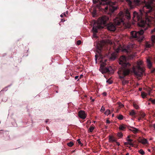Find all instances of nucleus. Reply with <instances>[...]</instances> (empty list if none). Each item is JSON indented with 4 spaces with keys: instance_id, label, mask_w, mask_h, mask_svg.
I'll return each instance as SVG.
<instances>
[{
    "instance_id": "nucleus-37",
    "label": "nucleus",
    "mask_w": 155,
    "mask_h": 155,
    "mask_svg": "<svg viewBox=\"0 0 155 155\" xmlns=\"http://www.w3.org/2000/svg\"><path fill=\"white\" fill-rule=\"evenodd\" d=\"M105 110V108L103 106H102L101 109V111L104 112Z\"/></svg>"
},
{
    "instance_id": "nucleus-10",
    "label": "nucleus",
    "mask_w": 155,
    "mask_h": 155,
    "mask_svg": "<svg viewBox=\"0 0 155 155\" xmlns=\"http://www.w3.org/2000/svg\"><path fill=\"white\" fill-rule=\"evenodd\" d=\"M79 117L81 118L84 119L87 116V114L85 113L84 111L83 110H80L78 113Z\"/></svg>"
},
{
    "instance_id": "nucleus-42",
    "label": "nucleus",
    "mask_w": 155,
    "mask_h": 155,
    "mask_svg": "<svg viewBox=\"0 0 155 155\" xmlns=\"http://www.w3.org/2000/svg\"><path fill=\"white\" fill-rule=\"evenodd\" d=\"M155 32V27L151 31V33L152 34H154V32Z\"/></svg>"
},
{
    "instance_id": "nucleus-46",
    "label": "nucleus",
    "mask_w": 155,
    "mask_h": 155,
    "mask_svg": "<svg viewBox=\"0 0 155 155\" xmlns=\"http://www.w3.org/2000/svg\"><path fill=\"white\" fill-rule=\"evenodd\" d=\"M78 77H79V76H77L75 77L74 78L75 80H76L78 78Z\"/></svg>"
},
{
    "instance_id": "nucleus-17",
    "label": "nucleus",
    "mask_w": 155,
    "mask_h": 155,
    "mask_svg": "<svg viewBox=\"0 0 155 155\" xmlns=\"http://www.w3.org/2000/svg\"><path fill=\"white\" fill-rule=\"evenodd\" d=\"M122 2H124L125 1L127 2L128 5L131 7L132 6V2L130 0H120Z\"/></svg>"
},
{
    "instance_id": "nucleus-58",
    "label": "nucleus",
    "mask_w": 155,
    "mask_h": 155,
    "mask_svg": "<svg viewBox=\"0 0 155 155\" xmlns=\"http://www.w3.org/2000/svg\"><path fill=\"white\" fill-rule=\"evenodd\" d=\"M126 155H129V153H127Z\"/></svg>"
},
{
    "instance_id": "nucleus-24",
    "label": "nucleus",
    "mask_w": 155,
    "mask_h": 155,
    "mask_svg": "<svg viewBox=\"0 0 155 155\" xmlns=\"http://www.w3.org/2000/svg\"><path fill=\"white\" fill-rule=\"evenodd\" d=\"M117 136L120 138H121L123 137V134L121 132H118L117 133Z\"/></svg>"
},
{
    "instance_id": "nucleus-8",
    "label": "nucleus",
    "mask_w": 155,
    "mask_h": 155,
    "mask_svg": "<svg viewBox=\"0 0 155 155\" xmlns=\"http://www.w3.org/2000/svg\"><path fill=\"white\" fill-rule=\"evenodd\" d=\"M153 0H151L145 3V5L143 7V9L144 12L146 14L149 13L154 10L153 7Z\"/></svg>"
},
{
    "instance_id": "nucleus-55",
    "label": "nucleus",
    "mask_w": 155,
    "mask_h": 155,
    "mask_svg": "<svg viewBox=\"0 0 155 155\" xmlns=\"http://www.w3.org/2000/svg\"><path fill=\"white\" fill-rule=\"evenodd\" d=\"M80 145L81 146H82L83 145V144L82 143H81V144H80Z\"/></svg>"
},
{
    "instance_id": "nucleus-7",
    "label": "nucleus",
    "mask_w": 155,
    "mask_h": 155,
    "mask_svg": "<svg viewBox=\"0 0 155 155\" xmlns=\"http://www.w3.org/2000/svg\"><path fill=\"white\" fill-rule=\"evenodd\" d=\"M142 64V62L141 61L138 62L137 66L136 67H134L133 68L134 73L135 75L138 77H141L142 76L144 71V69L140 66Z\"/></svg>"
},
{
    "instance_id": "nucleus-32",
    "label": "nucleus",
    "mask_w": 155,
    "mask_h": 155,
    "mask_svg": "<svg viewBox=\"0 0 155 155\" xmlns=\"http://www.w3.org/2000/svg\"><path fill=\"white\" fill-rule=\"evenodd\" d=\"M134 1L137 5H139L141 3L140 0H134Z\"/></svg>"
},
{
    "instance_id": "nucleus-49",
    "label": "nucleus",
    "mask_w": 155,
    "mask_h": 155,
    "mask_svg": "<svg viewBox=\"0 0 155 155\" xmlns=\"http://www.w3.org/2000/svg\"><path fill=\"white\" fill-rule=\"evenodd\" d=\"M116 142L118 146H119V145H120V143H119V142H117V141H116Z\"/></svg>"
},
{
    "instance_id": "nucleus-59",
    "label": "nucleus",
    "mask_w": 155,
    "mask_h": 155,
    "mask_svg": "<svg viewBox=\"0 0 155 155\" xmlns=\"http://www.w3.org/2000/svg\"><path fill=\"white\" fill-rule=\"evenodd\" d=\"M48 120H46V123H47V122H48Z\"/></svg>"
},
{
    "instance_id": "nucleus-34",
    "label": "nucleus",
    "mask_w": 155,
    "mask_h": 155,
    "mask_svg": "<svg viewBox=\"0 0 155 155\" xmlns=\"http://www.w3.org/2000/svg\"><path fill=\"white\" fill-rule=\"evenodd\" d=\"M151 39L153 42L155 40V35H153L151 36Z\"/></svg>"
},
{
    "instance_id": "nucleus-29",
    "label": "nucleus",
    "mask_w": 155,
    "mask_h": 155,
    "mask_svg": "<svg viewBox=\"0 0 155 155\" xmlns=\"http://www.w3.org/2000/svg\"><path fill=\"white\" fill-rule=\"evenodd\" d=\"M146 47L147 48H150L151 46V45L148 42H147L145 44Z\"/></svg>"
},
{
    "instance_id": "nucleus-27",
    "label": "nucleus",
    "mask_w": 155,
    "mask_h": 155,
    "mask_svg": "<svg viewBox=\"0 0 155 155\" xmlns=\"http://www.w3.org/2000/svg\"><path fill=\"white\" fill-rule=\"evenodd\" d=\"M110 111L109 110L107 109V110L104 113V114L105 115H108L110 114Z\"/></svg>"
},
{
    "instance_id": "nucleus-26",
    "label": "nucleus",
    "mask_w": 155,
    "mask_h": 155,
    "mask_svg": "<svg viewBox=\"0 0 155 155\" xmlns=\"http://www.w3.org/2000/svg\"><path fill=\"white\" fill-rule=\"evenodd\" d=\"M94 127L93 126H91L90 127L89 129V131L91 132H93V130H94Z\"/></svg>"
},
{
    "instance_id": "nucleus-28",
    "label": "nucleus",
    "mask_w": 155,
    "mask_h": 155,
    "mask_svg": "<svg viewBox=\"0 0 155 155\" xmlns=\"http://www.w3.org/2000/svg\"><path fill=\"white\" fill-rule=\"evenodd\" d=\"M130 135L128 136L126 140L128 142H133V140L130 139Z\"/></svg>"
},
{
    "instance_id": "nucleus-18",
    "label": "nucleus",
    "mask_w": 155,
    "mask_h": 155,
    "mask_svg": "<svg viewBox=\"0 0 155 155\" xmlns=\"http://www.w3.org/2000/svg\"><path fill=\"white\" fill-rule=\"evenodd\" d=\"M139 142L143 144H145L148 143V141L147 140L145 139H143L141 140H140L139 141Z\"/></svg>"
},
{
    "instance_id": "nucleus-9",
    "label": "nucleus",
    "mask_w": 155,
    "mask_h": 155,
    "mask_svg": "<svg viewBox=\"0 0 155 155\" xmlns=\"http://www.w3.org/2000/svg\"><path fill=\"white\" fill-rule=\"evenodd\" d=\"M99 70L103 74L110 72L109 68L105 67V64L104 63L101 64Z\"/></svg>"
},
{
    "instance_id": "nucleus-4",
    "label": "nucleus",
    "mask_w": 155,
    "mask_h": 155,
    "mask_svg": "<svg viewBox=\"0 0 155 155\" xmlns=\"http://www.w3.org/2000/svg\"><path fill=\"white\" fill-rule=\"evenodd\" d=\"M124 16L123 13L120 12L114 19V23L110 22L107 24L106 26L107 30L110 31H114L116 29V25H119L121 23L123 24L124 21Z\"/></svg>"
},
{
    "instance_id": "nucleus-3",
    "label": "nucleus",
    "mask_w": 155,
    "mask_h": 155,
    "mask_svg": "<svg viewBox=\"0 0 155 155\" xmlns=\"http://www.w3.org/2000/svg\"><path fill=\"white\" fill-rule=\"evenodd\" d=\"M109 21V17L103 15L99 18L97 21H95L94 23L92 30L94 33L97 32L98 29L103 28L104 26H106Z\"/></svg>"
},
{
    "instance_id": "nucleus-21",
    "label": "nucleus",
    "mask_w": 155,
    "mask_h": 155,
    "mask_svg": "<svg viewBox=\"0 0 155 155\" xmlns=\"http://www.w3.org/2000/svg\"><path fill=\"white\" fill-rule=\"evenodd\" d=\"M146 114L143 112H140V114H139V115H140L141 117H142V118H144L145 116H146Z\"/></svg>"
},
{
    "instance_id": "nucleus-51",
    "label": "nucleus",
    "mask_w": 155,
    "mask_h": 155,
    "mask_svg": "<svg viewBox=\"0 0 155 155\" xmlns=\"http://www.w3.org/2000/svg\"><path fill=\"white\" fill-rule=\"evenodd\" d=\"M83 76L82 74H81L80 77V78H82V77H83Z\"/></svg>"
},
{
    "instance_id": "nucleus-44",
    "label": "nucleus",
    "mask_w": 155,
    "mask_h": 155,
    "mask_svg": "<svg viewBox=\"0 0 155 155\" xmlns=\"http://www.w3.org/2000/svg\"><path fill=\"white\" fill-rule=\"evenodd\" d=\"M103 94L104 96H107V93L105 92H104L103 93Z\"/></svg>"
},
{
    "instance_id": "nucleus-41",
    "label": "nucleus",
    "mask_w": 155,
    "mask_h": 155,
    "mask_svg": "<svg viewBox=\"0 0 155 155\" xmlns=\"http://www.w3.org/2000/svg\"><path fill=\"white\" fill-rule=\"evenodd\" d=\"M151 102L153 104H155V99L152 100V101Z\"/></svg>"
},
{
    "instance_id": "nucleus-22",
    "label": "nucleus",
    "mask_w": 155,
    "mask_h": 155,
    "mask_svg": "<svg viewBox=\"0 0 155 155\" xmlns=\"http://www.w3.org/2000/svg\"><path fill=\"white\" fill-rule=\"evenodd\" d=\"M136 114V113L134 110H132L130 112V115L131 116H134Z\"/></svg>"
},
{
    "instance_id": "nucleus-30",
    "label": "nucleus",
    "mask_w": 155,
    "mask_h": 155,
    "mask_svg": "<svg viewBox=\"0 0 155 155\" xmlns=\"http://www.w3.org/2000/svg\"><path fill=\"white\" fill-rule=\"evenodd\" d=\"M67 145L70 147H71L74 145V143L72 142L71 141L68 143Z\"/></svg>"
},
{
    "instance_id": "nucleus-64",
    "label": "nucleus",
    "mask_w": 155,
    "mask_h": 155,
    "mask_svg": "<svg viewBox=\"0 0 155 155\" xmlns=\"http://www.w3.org/2000/svg\"><path fill=\"white\" fill-rule=\"evenodd\" d=\"M114 116V114H113L112 115V116H113H113Z\"/></svg>"
},
{
    "instance_id": "nucleus-45",
    "label": "nucleus",
    "mask_w": 155,
    "mask_h": 155,
    "mask_svg": "<svg viewBox=\"0 0 155 155\" xmlns=\"http://www.w3.org/2000/svg\"><path fill=\"white\" fill-rule=\"evenodd\" d=\"M95 60L96 61L97 59V57H98V56H97V54L95 55Z\"/></svg>"
},
{
    "instance_id": "nucleus-19",
    "label": "nucleus",
    "mask_w": 155,
    "mask_h": 155,
    "mask_svg": "<svg viewBox=\"0 0 155 155\" xmlns=\"http://www.w3.org/2000/svg\"><path fill=\"white\" fill-rule=\"evenodd\" d=\"M124 142V145H129L130 146L133 147L134 146V144L132 142Z\"/></svg>"
},
{
    "instance_id": "nucleus-12",
    "label": "nucleus",
    "mask_w": 155,
    "mask_h": 155,
    "mask_svg": "<svg viewBox=\"0 0 155 155\" xmlns=\"http://www.w3.org/2000/svg\"><path fill=\"white\" fill-rule=\"evenodd\" d=\"M128 128L131 131H132L134 134H136L139 131L138 130L134 127L129 126L128 127Z\"/></svg>"
},
{
    "instance_id": "nucleus-62",
    "label": "nucleus",
    "mask_w": 155,
    "mask_h": 155,
    "mask_svg": "<svg viewBox=\"0 0 155 155\" xmlns=\"http://www.w3.org/2000/svg\"><path fill=\"white\" fill-rule=\"evenodd\" d=\"M94 99H93V100H92V101H94Z\"/></svg>"
},
{
    "instance_id": "nucleus-48",
    "label": "nucleus",
    "mask_w": 155,
    "mask_h": 155,
    "mask_svg": "<svg viewBox=\"0 0 155 155\" xmlns=\"http://www.w3.org/2000/svg\"><path fill=\"white\" fill-rule=\"evenodd\" d=\"M155 71V69H153V70H152V71H151V72L152 73H153L154 72V71Z\"/></svg>"
},
{
    "instance_id": "nucleus-60",
    "label": "nucleus",
    "mask_w": 155,
    "mask_h": 155,
    "mask_svg": "<svg viewBox=\"0 0 155 155\" xmlns=\"http://www.w3.org/2000/svg\"><path fill=\"white\" fill-rule=\"evenodd\" d=\"M148 105H149V104H150V102H149V103H148Z\"/></svg>"
},
{
    "instance_id": "nucleus-56",
    "label": "nucleus",
    "mask_w": 155,
    "mask_h": 155,
    "mask_svg": "<svg viewBox=\"0 0 155 155\" xmlns=\"http://www.w3.org/2000/svg\"><path fill=\"white\" fill-rule=\"evenodd\" d=\"M105 128H106V129H107V128H108V127H107V126H105Z\"/></svg>"
},
{
    "instance_id": "nucleus-50",
    "label": "nucleus",
    "mask_w": 155,
    "mask_h": 155,
    "mask_svg": "<svg viewBox=\"0 0 155 155\" xmlns=\"http://www.w3.org/2000/svg\"><path fill=\"white\" fill-rule=\"evenodd\" d=\"M153 99L151 98H150L149 100V101H150L151 102L152 101V100Z\"/></svg>"
},
{
    "instance_id": "nucleus-13",
    "label": "nucleus",
    "mask_w": 155,
    "mask_h": 155,
    "mask_svg": "<svg viewBox=\"0 0 155 155\" xmlns=\"http://www.w3.org/2000/svg\"><path fill=\"white\" fill-rule=\"evenodd\" d=\"M128 126L124 124H122L119 126V129L122 131H124L125 129Z\"/></svg>"
},
{
    "instance_id": "nucleus-25",
    "label": "nucleus",
    "mask_w": 155,
    "mask_h": 155,
    "mask_svg": "<svg viewBox=\"0 0 155 155\" xmlns=\"http://www.w3.org/2000/svg\"><path fill=\"white\" fill-rule=\"evenodd\" d=\"M117 117L118 119L121 120L123 119V117L122 115L120 114L117 116Z\"/></svg>"
},
{
    "instance_id": "nucleus-63",
    "label": "nucleus",
    "mask_w": 155,
    "mask_h": 155,
    "mask_svg": "<svg viewBox=\"0 0 155 155\" xmlns=\"http://www.w3.org/2000/svg\"><path fill=\"white\" fill-rule=\"evenodd\" d=\"M48 127H47V130L48 129Z\"/></svg>"
},
{
    "instance_id": "nucleus-6",
    "label": "nucleus",
    "mask_w": 155,
    "mask_h": 155,
    "mask_svg": "<svg viewBox=\"0 0 155 155\" xmlns=\"http://www.w3.org/2000/svg\"><path fill=\"white\" fill-rule=\"evenodd\" d=\"M143 33L144 31L143 29H141L137 32L136 31H132L130 32V38L135 39L140 42L143 40Z\"/></svg>"
},
{
    "instance_id": "nucleus-36",
    "label": "nucleus",
    "mask_w": 155,
    "mask_h": 155,
    "mask_svg": "<svg viewBox=\"0 0 155 155\" xmlns=\"http://www.w3.org/2000/svg\"><path fill=\"white\" fill-rule=\"evenodd\" d=\"M107 83H109V84H111L112 83V81H111L110 79H109L107 81Z\"/></svg>"
},
{
    "instance_id": "nucleus-15",
    "label": "nucleus",
    "mask_w": 155,
    "mask_h": 155,
    "mask_svg": "<svg viewBox=\"0 0 155 155\" xmlns=\"http://www.w3.org/2000/svg\"><path fill=\"white\" fill-rule=\"evenodd\" d=\"M147 61L148 67L149 68H150L152 66V64L151 61L149 58H147Z\"/></svg>"
},
{
    "instance_id": "nucleus-47",
    "label": "nucleus",
    "mask_w": 155,
    "mask_h": 155,
    "mask_svg": "<svg viewBox=\"0 0 155 155\" xmlns=\"http://www.w3.org/2000/svg\"><path fill=\"white\" fill-rule=\"evenodd\" d=\"M142 118V117H139L138 119V121H139L140 120H141Z\"/></svg>"
},
{
    "instance_id": "nucleus-31",
    "label": "nucleus",
    "mask_w": 155,
    "mask_h": 155,
    "mask_svg": "<svg viewBox=\"0 0 155 155\" xmlns=\"http://www.w3.org/2000/svg\"><path fill=\"white\" fill-rule=\"evenodd\" d=\"M138 152L142 155H143L145 154L144 151L142 149H140L138 151Z\"/></svg>"
},
{
    "instance_id": "nucleus-40",
    "label": "nucleus",
    "mask_w": 155,
    "mask_h": 155,
    "mask_svg": "<svg viewBox=\"0 0 155 155\" xmlns=\"http://www.w3.org/2000/svg\"><path fill=\"white\" fill-rule=\"evenodd\" d=\"M77 141H78V143L79 144V145L80 144H81V143L80 139H78V140H77Z\"/></svg>"
},
{
    "instance_id": "nucleus-52",
    "label": "nucleus",
    "mask_w": 155,
    "mask_h": 155,
    "mask_svg": "<svg viewBox=\"0 0 155 155\" xmlns=\"http://www.w3.org/2000/svg\"><path fill=\"white\" fill-rule=\"evenodd\" d=\"M124 105L123 104H121L120 105V107H124Z\"/></svg>"
},
{
    "instance_id": "nucleus-16",
    "label": "nucleus",
    "mask_w": 155,
    "mask_h": 155,
    "mask_svg": "<svg viewBox=\"0 0 155 155\" xmlns=\"http://www.w3.org/2000/svg\"><path fill=\"white\" fill-rule=\"evenodd\" d=\"M121 80L122 81V83L123 85H124L128 83L129 81L125 79V78H120Z\"/></svg>"
},
{
    "instance_id": "nucleus-20",
    "label": "nucleus",
    "mask_w": 155,
    "mask_h": 155,
    "mask_svg": "<svg viewBox=\"0 0 155 155\" xmlns=\"http://www.w3.org/2000/svg\"><path fill=\"white\" fill-rule=\"evenodd\" d=\"M109 140L110 142H116L117 141V140L112 137H110L109 138Z\"/></svg>"
},
{
    "instance_id": "nucleus-11",
    "label": "nucleus",
    "mask_w": 155,
    "mask_h": 155,
    "mask_svg": "<svg viewBox=\"0 0 155 155\" xmlns=\"http://www.w3.org/2000/svg\"><path fill=\"white\" fill-rule=\"evenodd\" d=\"M103 47V44L101 43H98L97 45V48L99 50L98 52H100L101 51V50L102 49Z\"/></svg>"
},
{
    "instance_id": "nucleus-54",
    "label": "nucleus",
    "mask_w": 155,
    "mask_h": 155,
    "mask_svg": "<svg viewBox=\"0 0 155 155\" xmlns=\"http://www.w3.org/2000/svg\"><path fill=\"white\" fill-rule=\"evenodd\" d=\"M139 90L140 91H141L142 90V88H139Z\"/></svg>"
},
{
    "instance_id": "nucleus-2",
    "label": "nucleus",
    "mask_w": 155,
    "mask_h": 155,
    "mask_svg": "<svg viewBox=\"0 0 155 155\" xmlns=\"http://www.w3.org/2000/svg\"><path fill=\"white\" fill-rule=\"evenodd\" d=\"M119 63L121 65V67L119 68L118 74L120 78H123L130 74L131 69L130 67V64L127 61V58L124 56H122L120 57Z\"/></svg>"
},
{
    "instance_id": "nucleus-57",
    "label": "nucleus",
    "mask_w": 155,
    "mask_h": 155,
    "mask_svg": "<svg viewBox=\"0 0 155 155\" xmlns=\"http://www.w3.org/2000/svg\"><path fill=\"white\" fill-rule=\"evenodd\" d=\"M148 151H149V152H150V149H148Z\"/></svg>"
},
{
    "instance_id": "nucleus-43",
    "label": "nucleus",
    "mask_w": 155,
    "mask_h": 155,
    "mask_svg": "<svg viewBox=\"0 0 155 155\" xmlns=\"http://www.w3.org/2000/svg\"><path fill=\"white\" fill-rule=\"evenodd\" d=\"M106 123L107 124H110V120H106Z\"/></svg>"
},
{
    "instance_id": "nucleus-23",
    "label": "nucleus",
    "mask_w": 155,
    "mask_h": 155,
    "mask_svg": "<svg viewBox=\"0 0 155 155\" xmlns=\"http://www.w3.org/2000/svg\"><path fill=\"white\" fill-rule=\"evenodd\" d=\"M147 95V94L145 92H141V95L143 98H145Z\"/></svg>"
},
{
    "instance_id": "nucleus-1",
    "label": "nucleus",
    "mask_w": 155,
    "mask_h": 155,
    "mask_svg": "<svg viewBox=\"0 0 155 155\" xmlns=\"http://www.w3.org/2000/svg\"><path fill=\"white\" fill-rule=\"evenodd\" d=\"M93 0L94 4L98 3L96 7L103 13L111 15L118 8L116 2H112L109 0Z\"/></svg>"
},
{
    "instance_id": "nucleus-5",
    "label": "nucleus",
    "mask_w": 155,
    "mask_h": 155,
    "mask_svg": "<svg viewBox=\"0 0 155 155\" xmlns=\"http://www.w3.org/2000/svg\"><path fill=\"white\" fill-rule=\"evenodd\" d=\"M142 13L141 12L139 14L136 12H134L133 14V19L135 22H138V25L142 27L141 29H143V31H145L147 28L146 22L143 20L142 18Z\"/></svg>"
},
{
    "instance_id": "nucleus-38",
    "label": "nucleus",
    "mask_w": 155,
    "mask_h": 155,
    "mask_svg": "<svg viewBox=\"0 0 155 155\" xmlns=\"http://www.w3.org/2000/svg\"><path fill=\"white\" fill-rule=\"evenodd\" d=\"M81 42L80 40H78L77 42V44L78 45H80L81 44Z\"/></svg>"
},
{
    "instance_id": "nucleus-53",
    "label": "nucleus",
    "mask_w": 155,
    "mask_h": 155,
    "mask_svg": "<svg viewBox=\"0 0 155 155\" xmlns=\"http://www.w3.org/2000/svg\"><path fill=\"white\" fill-rule=\"evenodd\" d=\"M153 127L155 129V124H153Z\"/></svg>"
},
{
    "instance_id": "nucleus-33",
    "label": "nucleus",
    "mask_w": 155,
    "mask_h": 155,
    "mask_svg": "<svg viewBox=\"0 0 155 155\" xmlns=\"http://www.w3.org/2000/svg\"><path fill=\"white\" fill-rule=\"evenodd\" d=\"M133 106L136 109H139V106L137 105L136 104L134 103L133 104Z\"/></svg>"
},
{
    "instance_id": "nucleus-39",
    "label": "nucleus",
    "mask_w": 155,
    "mask_h": 155,
    "mask_svg": "<svg viewBox=\"0 0 155 155\" xmlns=\"http://www.w3.org/2000/svg\"><path fill=\"white\" fill-rule=\"evenodd\" d=\"M64 16H66V14L65 13H64L63 14H61V15H60V16L61 17V18H63V17Z\"/></svg>"
},
{
    "instance_id": "nucleus-35",
    "label": "nucleus",
    "mask_w": 155,
    "mask_h": 155,
    "mask_svg": "<svg viewBox=\"0 0 155 155\" xmlns=\"http://www.w3.org/2000/svg\"><path fill=\"white\" fill-rule=\"evenodd\" d=\"M116 57L115 56L112 55L111 57L110 58V59L113 60L115 59Z\"/></svg>"
},
{
    "instance_id": "nucleus-61",
    "label": "nucleus",
    "mask_w": 155,
    "mask_h": 155,
    "mask_svg": "<svg viewBox=\"0 0 155 155\" xmlns=\"http://www.w3.org/2000/svg\"><path fill=\"white\" fill-rule=\"evenodd\" d=\"M154 61L155 63V58L154 59Z\"/></svg>"
},
{
    "instance_id": "nucleus-14",
    "label": "nucleus",
    "mask_w": 155,
    "mask_h": 155,
    "mask_svg": "<svg viewBox=\"0 0 155 155\" xmlns=\"http://www.w3.org/2000/svg\"><path fill=\"white\" fill-rule=\"evenodd\" d=\"M125 15V18H126L128 20L130 19V13L128 10H127L126 11Z\"/></svg>"
}]
</instances>
